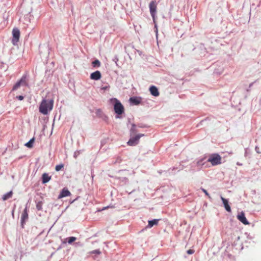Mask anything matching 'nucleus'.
<instances>
[{"label": "nucleus", "instance_id": "f257e3e1", "mask_svg": "<svg viewBox=\"0 0 261 261\" xmlns=\"http://www.w3.org/2000/svg\"><path fill=\"white\" fill-rule=\"evenodd\" d=\"M54 102L53 99L48 100L43 99L39 106V112L43 115H47L53 110Z\"/></svg>", "mask_w": 261, "mask_h": 261}, {"label": "nucleus", "instance_id": "f03ea898", "mask_svg": "<svg viewBox=\"0 0 261 261\" xmlns=\"http://www.w3.org/2000/svg\"><path fill=\"white\" fill-rule=\"evenodd\" d=\"M221 156L218 153L212 154L210 155L207 162L211 163L212 166H216L221 164Z\"/></svg>", "mask_w": 261, "mask_h": 261}, {"label": "nucleus", "instance_id": "7ed1b4c3", "mask_svg": "<svg viewBox=\"0 0 261 261\" xmlns=\"http://www.w3.org/2000/svg\"><path fill=\"white\" fill-rule=\"evenodd\" d=\"M143 136H144V134H139L135 137H132L127 142V145L130 146L137 145L139 142L140 138Z\"/></svg>", "mask_w": 261, "mask_h": 261}, {"label": "nucleus", "instance_id": "20e7f679", "mask_svg": "<svg viewBox=\"0 0 261 261\" xmlns=\"http://www.w3.org/2000/svg\"><path fill=\"white\" fill-rule=\"evenodd\" d=\"M21 86H27L28 82L26 76H23L21 79L14 86L12 90L14 91L18 89Z\"/></svg>", "mask_w": 261, "mask_h": 261}, {"label": "nucleus", "instance_id": "39448f33", "mask_svg": "<svg viewBox=\"0 0 261 261\" xmlns=\"http://www.w3.org/2000/svg\"><path fill=\"white\" fill-rule=\"evenodd\" d=\"M116 102L114 105V111L118 115H121L124 113V107L121 102L117 99H115Z\"/></svg>", "mask_w": 261, "mask_h": 261}, {"label": "nucleus", "instance_id": "423d86ee", "mask_svg": "<svg viewBox=\"0 0 261 261\" xmlns=\"http://www.w3.org/2000/svg\"><path fill=\"white\" fill-rule=\"evenodd\" d=\"M149 7L150 14L153 18V21H154L157 9V5L155 2L151 1L149 4Z\"/></svg>", "mask_w": 261, "mask_h": 261}, {"label": "nucleus", "instance_id": "0eeeda50", "mask_svg": "<svg viewBox=\"0 0 261 261\" xmlns=\"http://www.w3.org/2000/svg\"><path fill=\"white\" fill-rule=\"evenodd\" d=\"M13 39L12 43L13 45H15L18 42L20 37V31L17 28H14L12 31Z\"/></svg>", "mask_w": 261, "mask_h": 261}, {"label": "nucleus", "instance_id": "6e6552de", "mask_svg": "<svg viewBox=\"0 0 261 261\" xmlns=\"http://www.w3.org/2000/svg\"><path fill=\"white\" fill-rule=\"evenodd\" d=\"M238 219L241 221L244 225H248L249 224V222L246 219L245 214L243 212L240 213L237 215Z\"/></svg>", "mask_w": 261, "mask_h": 261}, {"label": "nucleus", "instance_id": "1a4fd4ad", "mask_svg": "<svg viewBox=\"0 0 261 261\" xmlns=\"http://www.w3.org/2000/svg\"><path fill=\"white\" fill-rule=\"evenodd\" d=\"M71 195L70 192L67 189L64 188L60 195L58 196V199H61L65 197L69 196Z\"/></svg>", "mask_w": 261, "mask_h": 261}, {"label": "nucleus", "instance_id": "9d476101", "mask_svg": "<svg viewBox=\"0 0 261 261\" xmlns=\"http://www.w3.org/2000/svg\"><path fill=\"white\" fill-rule=\"evenodd\" d=\"M101 77V75L99 71H96L90 74V79L93 80H98Z\"/></svg>", "mask_w": 261, "mask_h": 261}, {"label": "nucleus", "instance_id": "9b49d317", "mask_svg": "<svg viewBox=\"0 0 261 261\" xmlns=\"http://www.w3.org/2000/svg\"><path fill=\"white\" fill-rule=\"evenodd\" d=\"M149 91L151 95L154 96H158L160 94L158 88L154 86H152L149 88Z\"/></svg>", "mask_w": 261, "mask_h": 261}, {"label": "nucleus", "instance_id": "f8f14e48", "mask_svg": "<svg viewBox=\"0 0 261 261\" xmlns=\"http://www.w3.org/2000/svg\"><path fill=\"white\" fill-rule=\"evenodd\" d=\"M221 199L223 203V204L224 205V207H225V210L228 212H231V208H230V206H229V205L228 204V201L227 199H225L224 198H223V197H221Z\"/></svg>", "mask_w": 261, "mask_h": 261}, {"label": "nucleus", "instance_id": "ddd939ff", "mask_svg": "<svg viewBox=\"0 0 261 261\" xmlns=\"http://www.w3.org/2000/svg\"><path fill=\"white\" fill-rule=\"evenodd\" d=\"M129 100L131 103L135 105H138L141 102V98L137 97H130Z\"/></svg>", "mask_w": 261, "mask_h": 261}, {"label": "nucleus", "instance_id": "4468645a", "mask_svg": "<svg viewBox=\"0 0 261 261\" xmlns=\"http://www.w3.org/2000/svg\"><path fill=\"white\" fill-rule=\"evenodd\" d=\"M28 218V212H27V208H25L22 214V215H21V223L22 224L24 223L25 221L26 220H27Z\"/></svg>", "mask_w": 261, "mask_h": 261}, {"label": "nucleus", "instance_id": "2eb2a0df", "mask_svg": "<svg viewBox=\"0 0 261 261\" xmlns=\"http://www.w3.org/2000/svg\"><path fill=\"white\" fill-rule=\"evenodd\" d=\"M51 179V176H49L47 173H43L42 176V182L43 184H45L48 182Z\"/></svg>", "mask_w": 261, "mask_h": 261}, {"label": "nucleus", "instance_id": "dca6fc26", "mask_svg": "<svg viewBox=\"0 0 261 261\" xmlns=\"http://www.w3.org/2000/svg\"><path fill=\"white\" fill-rule=\"evenodd\" d=\"M76 238L75 237H70L67 238H66L64 239V241L63 242V243H68L69 244H71L73 242L76 240Z\"/></svg>", "mask_w": 261, "mask_h": 261}, {"label": "nucleus", "instance_id": "f3484780", "mask_svg": "<svg viewBox=\"0 0 261 261\" xmlns=\"http://www.w3.org/2000/svg\"><path fill=\"white\" fill-rule=\"evenodd\" d=\"M159 220L154 219L152 220H150L148 221V224L147 227L149 228L152 227L154 225H157L158 223Z\"/></svg>", "mask_w": 261, "mask_h": 261}, {"label": "nucleus", "instance_id": "a211bd4d", "mask_svg": "<svg viewBox=\"0 0 261 261\" xmlns=\"http://www.w3.org/2000/svg\"><path fill=\"white\" fill-rule=\"evenodd\" d=\"M12 194H13V192L12 191L5 194V195H3V196L2 197L3 200L4 201H5V200L11 198L12 196Z\"/></svg>", "mask_w": 261, "mask_h": 261}, {"label": "nucleus", "instance_id": "6ab92c4d", "mask_svg": "<svg viewBox=\"0 0 261 261\" xmlns=\"http://www.w3.org/2000/svg\"><path fill=\"white\" fill-rule=\"evenodd\" d=\"M34 138L31 139L28 142H27L25 146L28 147V148H32L33 147V144L34 142Z\"/></svg>", "mask_w": 261, "mask_h": 261}, {"label": "nucleus", "instance_id": "aec40b11", "mask_svg": "<svg viewBox=\"0 0 261 261\" xmlns=\"http://www.w3.org/2000/svg\"><path fill=\"white\" fill-rule=\"evenodd\" d=\"M100 62L98 60H96L92 62V65L93 67H95V66L99 67V66H100Z\"/></svg>", "mask_w": 261, "mask_h": 261}, {"label": "nucleus", "instance_id": "412c9836", "mask_svg": "<svg viewBox=\"0 0 261 261\" xmlns=\"http://www.w3.org/2000/svg\"><path fill=\"white\" fill-rule=\"evenodd\" d=\"M42 202L41 201H39L36 204V208L38 211H40L42 209Z\"/></svg>", "mask_w": 261, "mask_h": 261}, {"label": "nucleus", "instance_id": "4be33fe9", "mask_svg": "<svg viewBox=\"0 0 261 261\" xmlns=\"http://www.w3.org/2000/svg\"><path fill=\"white\" fill-rule=\"evenodd\" d=\"M64 167L63 164L58 165L56 166L55 169L57 171L61 170Z\"/></svg>", "mask_w": 261, "mask_h": 261}, {"label": "nucleus", "instance_id": "5701e85b", "mask_svg": "<svg viewBox=\"0 0 261 261\" xmlns=\"http://www.w3.org/2000/svg\"><path fill=\"white\" fill-rule=\"evenodd\" d=\"M90 254H100L101 253V252L99 250L97 249L93 251H92L89 252Z\"/></svg>", "mask_w": 261, "mask_h": 261}, {"label": "nucleus", "instance_id": "b1692460", "mask_svg": "<svg viewBox=\"0 0 261 261\" xmlns=\"http://www.w3.org/2000/svg\"><path fill=\"white\" fill-rule=\"evenodd\" d=\"M195 251L193 249H189L187 251V253L188 254H192L194 253Z\"/></svg>", "mask_w": 261, "mask_h": 261}, {"label": "nucleus", "instance_id": "393cba45", "mask_svg": "<svg viewBox=\"0 0 261 261\" xmlns=\"http://www.w3.org/2000/svg\"><path fill=\"white\" fill-rule=\"evenodd\" d=\"M16 98L19 100H22L24 98V97L22 95H19V96H16Z\"/></svg>", "mask_w": 261, "mask_h": 261}, {"label": "nucleus", "instance_id": "a878e982", "mask_svg": "<svg viewBox=\"0 0 261 261\" xmlns=\"http://www.w3.org/2000/svg\"><path fill=\"white\" fill-rule=\"evenodd\" d=\"M202 191L205 193V194L206 195H207V196H208V197H210L208 193H207V192L206 191V190H205V189H202Z\"/></svg>", "mask_w": 261, "mask_h": 261}, {"label": "nucleus", "instance_id": "bb28decb", "mask_svg": "<svg viewBox=\"0 0 261 261\" xmlns=\"http://www.w3.org/2000/svg\"><path fill=\"white\" fill-rule=\"evenodd\" d=\"M202 161H203V160H201V161H198V163H198V164H199V165H201V164H202Z\"/></svg>", "mask_w": 261, "mask_h": 261}, {"label": "nucleus", "instance_id": "cd10ccee", "mask_svg": "<svg viewBox=\"0 0 261 261\" xmlns=\"http://www.w3.org/2000/svg\"><path fill=\"white\" fill-rule=\"evenodd\" d=\"M237 165H239V166H242V164H241V163H239V162H238V163H237Z\"/></svg>", "mask_w": 261, "mask_h": 261}, {"label": "nucleus", "instance_id": "c85d7f7f", "mask_svg": "<svg viewBox=\"0 0 261 261\" xmlns=\"http://www.w3.org/2000/svg\"><path fill=\"white\" fill-rule=\"evenodd\" d=\"M108 88V87H103L102 89H103V90H106V89H107Z\"/></svg>", "mask_w": 261, "mask_h": 261}, {"label": "nucleus", "instance_id": "c756f323", "mask_svg": "<svg viewBox=\"0 0 261 261\" xmlns=\"http://www.w3.org/2000/svg\"><path fill=\"white\" fill-rule=\"evenodd\" d=\"M130 132H133V128H132V129H130Z\"/></svg>", "mask_w": 261, "mask_h": 261}, {"label": "nucleus", "instance_id": "7c9ffc66", "mask_svg": "<svg viewBox=\"0 0 261 261\" xmlns=\"http://www.w3.org/2000/svg\"><path fill=\"white\" fill-rule=\"evenodd\" d=\"M133 127H135V124H133Z\"/></svg>", "mask_w": 261, "mask_h": 261}]
</instances>
